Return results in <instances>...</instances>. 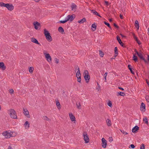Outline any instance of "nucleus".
Masks as SVG:
<instances>
[{
  "label": "nucleus",
  "mask_w": 149,
  "mask_h": 149,
  "mask_svg": "<svg viewBox=\"0 0 149 149\" xmlns=\"http://www.w3.org/2000/svg\"><path fill=\"white\" fill-rule=\"evenodd\" d=\"M44 33L47 40L49 42L51 41L52 40V37L49 31L46 29H45L44 30Z\"/></svg>",
  "instance_id": "nucleus-1"
},
{
  "label": "nucleus",
  "mask_w": 149,
  "mask_h": 149,
  "mask_svg": "<svg viewBox=\"0 0 149 149\" xmlns=\"http://www.w3.org/2000/svg\"><path fill=\"white\" fill-rule=\"evenodd\" d=\"M9 112V114L11 117L13 119H16L17 116L16 114V111L13 109H10L8 111Z\"/></svg>",
  "instance_id": "nucleus-2"
},
{
  "label": "nucleus",
  "mask_w": 149,
  "mask_h": 149,
  "mask_svg": "<svg viewBox=\"0 0 149 149\" xmlns=\"http://www.w3.org/2000/svg\"><path fill=\"white\" fill-rule=\"evenodd\" d=\"M84 79L86 81V82L87 83H88L90 79V77L88 72L87 70H84Z\"/></svg>",
  "instance_id": "nucleus-3"
},
{
  "label": "nucleus",
  "mask_w": 149,
  "mask_h": 149,
  "mask_svg": "<svg viewBox=\"0 0 149 149\" xmlns=\"http://www.w3.org/2000/svg\"><path fill=\"white\" fill-rule=\"evenodd\" d=\"M84 139L85 143H87L89 141V139L86 132H84L83 134Z\"/></svg>",
  "instance_id": "nucleus-4"
},
{
  "label": "nucleus",
  "mask_w": 149,
  "mask_h": 149,
  "mask_svg": "<svg viewBox=\"0 0 149 149\" xmlns=\"http://www.w3.org/2000/svg\"><path fill=\"white\" fill-rule=\"evenodd\" d=\"M6 7L7 9L10 11L13 10L14 8V7L13 5L10 3H7Z\"/></svg>",
  "instance_id": "nucleus-5"
},
{
  "label": "nucleus",
  "mask_w": 149,
  "mask_h": 149,
  "mask_svg": "<svg viewBox=\"0 0 149 149\" xmlns=\"http://www.w3.org/2000/svg\"><path fill=\"white\" fill-rule=\"evenodd\" d=\"M102 146L104 148H105L106 147L107 145V141L104 138H103L102 139Z\"/></svg>",
  "instance_id": "nucleus-6"
},
{
  "label": "nucleus",
  "mask_w": 149,
  "mask_h": 149,
  "mask_svg": "<svg viewBox=\"0 0 149 149\" xmlns=\"http://www.w3.org/2000/svg\"><path fill=\"white\" fill-rule=\"evenodd\" d=\"M23 113L24 115L27 118H29L30 117L29 114V113L26 108L23 109Z\"/></svg>",
  "instance_id": "nucleus-7"
},
{
  "label": "nucleus",
  "mask_w": 149,
  "mask_h": 149,
  "mask_svg": "<svg viewBox=\"0 0 149 149\" xmlns=\"http://www.w3.org/2000/svg\"><path fill=\"white\" fill-rule=\"evenodd\" d=\"M33 25L35 28L36 30H38L39 29V27L40 26V24L37 22H34L33 23Z\"/></svg>",
  "instance_id": "nucleus-8"
},
{
  "label": "nucleus",
  "mask_w": 149,
  "mask_h": 149,
  "mask_svg": "<svg viewBox=\"0 0 149 149\" xmlns=\"http://www.w3.org/2000/svg\"><path fill=\"white\" fill-rule=\"evenodd\" d=\"M137 55L141 60H142L144 61L145 63H148L147 60L143 57L141 53H140Z\"/></svg>",
  "instance_id": "nucleus-9"
},
{
  "label": "nucleus",
  "mask_w": 149,
  "mask_h": 149,
  "mask_svg": "<svg viewBox=\"0 0 149 149\" xmlns=\"http://www.w3.org/2000/svg\"><path fill=\"white\" fill-rule=\"evenodd\" d=\"M145 105L143 102H142L141 104L140 109L141 111L144 112L145 111Z\"/></svg>",
  "instance_id": "nucleus-10"
},
{
  "label": "nucleus",
  "mask_w": 149,
  "mask_h": 149,
  "mask_svg": "<svg viewBox=\"0 0 149 149\" xmlns=\"http://www.w3.org/2000/svg\"><path fill=\"white\" fill-rule=\"evenodd\" d=\"M45 58L46 60L49 62H51L52 61V58L49 54H46L45 55Z\"/></svg>",
  "instance_id": "nucleus-11"
},
{
  "label": "nucleus",
  "mask_w": 149,
  "mask_h": 149,
  "mask_svg": "<svg viewBox=\"0 0 149 149\" xmlns=\"http://www.w3.org/2000/svg\"><path fill=\"white\" fill-rule=\"evenodd\" d=\"M71 7L72 9V10L74 11L75 12L76 11L77 9V6L74 3H72Z\"/></svg>",
  "instance_id": "nucleus-12"
},
{
  "label": "nucleus",
  "mask_w": 149,
  "mask_h": 149,
  "mask_svg": "<svg viewBox=\"0 0 149 149\" xmlns=\"http://www.w3.org/2000/svg\"><path fill=\"white\" fill-rule=\"evenodd\" d=\"M68 19H70L69 20L72 21L74 19L75 16L74 14H73L72 15H68Z\"/></svg>",
  "instance_id": "nucleus-13"
},
{
  "label": "nucleus",
  "mask_w": 149,
  "mask_h": 149,
  "mask_svg": "<svg viewBox=\"0 0 149 149\" xmlns=\"http://www.w3.org/2000/svg\"><path fill=\"white\" fill-rule=\"evenodd\" d=\"M31 40L32 42L34 43L40 45L37 40L34 38H31Z\"/></svg>",
  "instance_id": "nucleus-14"
},
{
  "label": "nucleus",
  "mask_w": 149,
  "mask_h": 149,
  "mask_svg": "<svg viewBox=\"0 0 149 149\" xmlns=\"http://www.w3.org/2000/svg\"><path fill=\"white\" fill-rule=\"evenodd\" d=\"M120 45L123 47H124V44L123 42L121 41L119 37L117 36L116 37Z\"/></svg>",
  "instance_id": "nucleus-15"
},
{
  "label": "nucleus",
  "mask_w": 149,
  "mask_h": 149,
  "mask_svg": "<svg viewBox=\"0 0 149 149\" xmlns=\"http://www.w3.org/2000/svg\"><path fill=\"white\" fill-rule=\"evenodd\" d=\"M70 118L72 121H75V117L72 113H70L69 114Z\"/></svg>",
  "instance_id": "nucleus-16"
},
{
  "label": "nucleus",
  "mask_w": 149,
  "mask_h": 149,
  "mask_svg": "<svg viewBox=\"0 0 149 149\" xmlns=\"http://www.w3.org/2000/svg\"><path fill=\"white\" fill-rule=\"evenodd\" d=\"M139 130V127L137 126H136L133 128L132 131L133 132L135 133Z\"/></svg>",
  "instance_id": "nucleus-17"
},
{
  "label": "nucleus",
  "mask_w": 149,
  "mask_h": 149,
  "mask_svg": "<svg viewBox=\"0 0 149 149\" xmlns=\"http://www.w3.org/2000/svg\"><path fill=\"white\" fill-rule=\"evenodd\" d=\"M0 68L4 70L6 69V67L5 66L4 63L3 62H0Z\"/></svg>",
  "instance_id": "nucleus-18"
},
{
  "label": "nucleus",
  "mask_w": 149,
  "mask_h": 149,
  "mask_svg": "<svg viewBox=\"0 0 149 149\" xmlns=\"http://www.w3.org/2000/svg\"><path fill=\"white\" fill-rule=\"evenodd\" d=\"M58 30L59 32L61 33L62 34H64L65 33L64 30L61 26L58 27Z\"/></svg>",
  "instance_id": "nucleus-19"
},
{
  "label": "nucleus",
  "mask_w": 149,
  "mask_h": 149,
  "mask_svg": "<svg viewBox=\"0 0 149 149\" xmlns=\"http://www.w3.org/2000/svg\"><path fill=\"white\" fill-rule=\"evenodd\" d=\"M91 12L94 15H97L99 17H101V16L95 10H91Z\"/></svg>",
  "instance_id": "nucleus-20"
},
{
  "label": "nucleus",
  "mask_w": 149,
  "mask_h": 149,
  "mask_svg": "<svg viewBox=\"0 0 149 149\" xmlns=\"http://www.w3.org/2000/svg\"><path fill=\"white\" fill-rule=\"evenodd\" d=\"M128 67L129 69L130 70V72H131V73L133 74H134V71H133V70H132V67L131 65H129L128 66Z\"/></svg>",
  "instance_id": "nucleus-21"
},
{
  "label": "nucleus",
  "mask_w": 149,
  "mask_h": 149,
  "mask_svg": "<svg viewBox=\"0 0 149 149\" xmlns=\"http://www.w3.org/2000/svg\"><path fill=\"white\" fill-rule=\"evenodd\" d=\"M118 94L117 95V96L120 95L121 96H124L125 95V93L122 92H119L117 93Z\"/></svg>",
  "instance_id": "nucleus-22"
},
{
  "label": "nucleus",
  "mask_w": 149,
  "mask_h": 149,
  "mask_svg": "<svg viewBox=\"0 0 149 149\" xmlns=\"http://www.w3.org/2000/svg\"><path fill=\"white\" fill-rule=\"evenodd\" d=\"M24 126L26 128H28L29 127V123L28 121L25 122L24 124Z\"/></svg>",
  "instance_id": "nucleus-23"
},
{
  "label": "nucleus",
  "mask_w": 149,
  "mask_h": 149,
  "mask_svg": "<svg viewBox=\"0 0 149 149\" xmlns=\"http://www.w3.org/2000/svg\"><path fill=\"white\" fill-rule=\"evenodd\" d=\"M85 22H86V19L85 18H84L78 21V22L81 24Z\"/></svg>",
  "instance_id": "nucleus-24"
},
{
  "label": "nucleus",
  "mask_w": 149,
  "mask_h": 149,
  "mask_svg": "<svg viewBox=\"0 0 149 149\" xmlns=\"http://www.w3.org/2000/svg\"><path fill=\"white\" fill-rule=\"evenodd\" d=\"M107 124L108 126H111V121L109 119H107L106 120Z\"/></svg>",
  "instance_id": "nucleus-25"
},
{
  "label": "nucleus",
  "mask_w": 149,
  "mask_h": 149,
  "mask_svg": "<svg viewBox=\"0 0 149 149\" xmlns=\"http://www.w3.org/2000/svg\"><path fill=\"white\" fill-rule=\"evenodd\" d=\"M135 26L136 27L137 29L138 30L139 29V22L137 20H136L135 21Z\"/></svg>",
  "instance_id": "nucleus-26"
},
{
  "label": "nucleus",
  "mask_w": 149,
  "mask_h": 149,
  "mask_svg": "<svg viewBox=\"0 0 149 149\" xmlns=\"http://www.w3.org/2000/svg\"><path fill=\"white\" fill-rule=\"evenodd\" d=\"M76 105L77 106V108L78 109H81V106L80 104V102H77L76 103Z\"/></svg>",
  "instance_id": "nucleus-27"
},
{
  "label": "nucleus",
  "mask_w": 149,
  "mask_h": 149,
  "mask_svg": "<svg viewBox=\"0 0 149 149\" xmlns=\"http://www.w3.org/2000/svg\"><path fill=\"white\" fill-rule=\"evenodd\" d=\"M114 51H115V53L116 54L115 55V57H116L117 55L118 54V49L117 47H115L114 48Z\"/></svg>",
  "instance_id": "nucleus-28"
},
{
  "label": "nucleus",
  "mask_w": 149,
  "mask_h": 149,
  "mask_svg": "<svg viewBox=\"0 0 149 149\" xmlns=\"http://www.w3.org/2000/svg\"><path fill=\"white\" fill-rule=\"evenodd\" d=\"M56 106H57V108L58 109H60L61 108V106L60 103L58 101H57L56 102Z\"/></svg>",
  "instance_id": "nucleus-29"
},
{
  "label": "nucleus",
  "mask_w": 149,
  "mask_h": 149,
  "mask_svg": "<svg viewBox=\"0 0 149 149\" xmlns=\"http://www.w3.org/2000/svg\"><path fill=\"white\" fill-rule=\"evenodd\" d=\"M133 60L136 62L138 61L137 57L135 54L133 55Z\"/></svg>",
  "instance_id": "nucleus-30"
},
{
  "label": "nucleus",
  "mask_w": 149,
  "mask_h": 149,
  "mask_svg": "<svg viewBox=\"0 0 149 149\" xmlns=\"http://www.w3.org/2000/svg\"><path fill=\"white\" fill-rule=\"evenodd\" d=\"M96 26H97L95 24V23H94L92 24V25L91 26V29H92V28H94L95 29L94 30H93V29H92V30H93V31H95V30L96 29Z\"/></svg>",
  "instance_id": "nucleus-31"
},
{
  "label": "nucleus",
  "mask_w": 149,
  "mask_h": 149,
  "mask_svg": "<svg viewBox=\"0 0 149 149\" xmlns=\"http://www.w3.org/2000/svg\"><path fill=\"white\" fill-rule=\"evenodd\" d=\"M74 68L75 69V71L76 72V70H78V71H80V69L79 66L77 65H75L74 66Z\"/></svg>",
  "instance_id": "nucleus-32"
},
{
  "label": "nucleus",
  "mask_w": 149,
  "mask_h": 149,
  "mask_svg": "<svg viewBox=\"0 0 149 149\" xmlns=\"http://www.w3.org/2000/svg\"><path fill=\"white\" fill-rule=\"evenodd\" d=\"M7 3H5L3 2H0V6L1 7H6V6Z\"/></svg>",
  "instance_id": "nucleus-33"
},
{
  "label": "nucleus",
  "mask_w": 149,
  "mask_h": 149,
  "mask_svg": "<svg viewBox=\"0 0 149 149\" xmlns=\"http://www.w3.org/2000/svg\"><path fill=\"white\" fill-rule=\"evenodd\" d=\"M76 77H81L80 71H77L76 74Z\"/></svg>",
  "instance_id": "nucleus-34"
},
{
  "label": "nucleus",
  "mask_w": 149,
  "mask_h": 149,
  "mask_svg": "<svg viewBox=\"0 0 149 149\" xmlns=\"http://www.w3.org/2000/svg\"><path fill=\"white\" fill-rule=\"evenodd\" d=\"M34 70L33 68L32 67H30L29 69V71L30 73H32Z\"/></svg>",
  "instance_id": "nucleus-35"
},
{
  "label": "nucleus",
  "mask_w": 149,
  "mask_h": 149,
  "mask_svg": "<svg viewBox=\"0 0 149 149\" xmlns=\"http://www.w3.org/2000/svg\"><path fill=\"white\" fill-rule=\"evenodd\" d=\"M143 120L146 124H148V119L146 117H145L143 118Z\"/></svg>",
  "instance_id": "nucleus-36"
},
{
  "label": "nucleus",
  "mask_w": 149,
  "mask_h": 149,
  "mask_svg": "<svg viewBox=\"0 0 149 149\" xmlns=\"http://www.w3.org/2000/svg\"><path fill=\"white\" fill-rule=\"evenodd\" d=\"M99 54L100 55V56L101 57H102L104 55V54L103 52H102L100 50L99 51Z\"/></svg>",
  "instance_id": "nucleus-37"
},
{
  "label": "nucleus",
  "mask_w": 149,
  "mask_h": 149,
  "mask_svg": "<svg viewBox=\"0 0 149 149\" xmlns=\"http://www.w3.org/2000/svg\"><path fill=\"white\" fill-rule=\"evenodd\" d=\"M43 119L44 120H45L47 121L50 120V119H49L47 116H43Z\"/></svg>",
  "instance_id": "nucleus-38"
},
{
  "label": "nucleus",
  "mask_w": 149,
  "mask_h": 149,
  "mask_svg": "<svg viewBox=\"0 0 149 149\" xmlns=\"http://www.w3.org/2000/svg\"><path fill=\"white\" fill-rule=\"evenodd\" d=\"M145 145L143 143L142 144L140 147V149H145Z\"/></svg>",
  "instance_id": "nucleus-39"
},
{
  "label": "nucleus",
  "mask_w": 149,
  "mask_h": 149,
  "mask_svg": "<svg viewBox=\"0 0 149 149\" xmlns=\"http://www.w3.org/2000/svg\"><path fill=\"white\" fill-rule=\"evenodd\" d=\"M107 72H106L104 74V78L105 79V81H106V80H107L106 77H107Z\"/></svg>",
  "instance_id": "nucleus-40"
},
{
  "label": "nucleus",
  "mask_w": 149,
  "mask_h": 149,
  "mask_svg": "<svg viewBox=\"0 0 149 149\" xmlns=\"http://www.w3.org/2000/svg\"><path fill=\"white\" fill-rule=\"evenodd\" d=\"M10 93L11 94H13L14 93V91L12 89H10L9 90Z\"/></svg>",
  "instance_id": "nucleus-41"
},
{
  "label": "nucleus",
  "mask_w": 149,
  "mask_h": 149,
  "mask_svg": "<svg viewBox=\"0 0 149 149\" xmlns=\"http://www.w3.org/2000/svg\"><path fill=\"white\" fill-rule=\"evenodd\" d=\"M107 105L110 107H111L112 106V104L111 102L109 101L107 103Z\"/></svg>",
  "instance_id": "nucleus-42"
},
{
  "label": "nucleus",
  "mask_w": 149,
  "mask_h": 149,
  "mask_svg": "<svg viewBox=\"0 0 149 149\" xmlns=\"http://www.w3.org/2000/svg\"><path fill=\"white\" fill-rule=\"evenodd\" d=\"M132 35H133V36L134 38V39L136 41V40H137V39H138L136 37V36H135L134 33H132Z\"/></svg>",
  "instance_id": "nucleus-43"
},
{
  "label": "nucleus",
  "mask_w": 149,
  "mask_h": 149,
  "mask_svg": "<svg viewBox=\"0 0 149 149\" xmlns=\"http://www.w3.org/2000/svg\"><path fill=\"white\" fill-rule=\"evenodd\" d=\"M66 20H64L63 21H62V20L59 21L58 22L59 23H60L64 24V23H66Z\"/></svg>",
  "instance_id": "nucleus-44"
},
{
  "label": "nucleus",
  "mask_w": 149,
  "mask_h": 149,
  "mask_svg": "<svg viewBox=\"0 0 149 149\" xmlns=\"http://www.w3.org/2000/svg\"><path fill=\"white\" fill-rule=\"evenodd\" d=\"M121 132L123 134H124L125 135H126V134H128V133L127 132H126L124 131V130H121Z\"/></svg>",
  "instance_id": "nucleus-45"
},
{
  "label": "nucleus",
  "mask_w": 149,
  "mask_h": 149,
  "mask_svg": "<svg viewBox=\"0 0 149 149\" xmlns=\"http://www.w3.org/2000/svg\"><path fill=\"white\" fill-rule=\"evenodd\" d=\"M54 61L56 63L58 64L59 62V59L57 58H55L54 59Z\"/></svg>",
  "instance_id": "nucleus-46"
},
{
  "label": "nucleus",
  "mask_w": 149,
  "mask_h": 149,
  "mask_svg": "<svg viewBox=\"0 0 149 149\" xmlns=\"http://www.w3.org/2000/svg\"><path fill=\"white\" fill-rule=\"evenodd\" d=\"M97 84L98 86V87L96 88V89L98 91H99V90L100 89V86L97 82Z\"/></svg>",
  "instance_id": "nucleus-47"
},
{
  "label": "nucleus",
  "mask_w": 149,
  "mask_h": 149,
  "mask_svg": "<svg viewBox=\"0 0 149 149\" xmlns=\"http://www.w3.org/2000/svg\"><path fill=\"white\" fill-rule=\"evenodd\" d=\"M77 81L79 83H80L81 81V77H77Z\"/></svg>",
  "instance_id": "nucleus-48"
},
{
  "label": "nucleus",
  "mask_w": 149,
  "mask_h": 149,
  "mask_svg": "<svg viewBox=\"0 0 149 149\" xmlns=\"http://www.w3.org/2000/svg\"><path fill=\"white\" fill-rule=\"evenodd\" d=\"M130 146L131 148H132V149H134V148H135V146H134V144H132L131 145H130V146H129V148H130Z\"/></svg>",
  "instance_id": "nucleus-49"
},
{
  "label": "nucleus",
  "mask_w": 149,
  "mask_h": 149,
  "mask_svg": "<svg viewBox=\"0 0 149 149\" xmlns=\"http://www.w3.org/2000/svg\"><path fill=\"white\" fill-rule=\"evenodd\" d=\"M113 140L112 138L111 137H109V142H111Z\"/></svg>",
  "instance_id": "nucleus-50"
},
{
  "label": "nucleus",
  "mask_w": 149,
  "mask_h": 149,
  "mask_svg": "<svg viewBox=\"0 0 149 149\" xmlns=\"http://www.w3.org/2000/svg\"><path fill=\"white\" fill-rule=\"evenodd\" d=\"M3 134L4 136H6L7 135L8 136V133L7 132H3L2 133Z\"/></svg>",
  "instance_id": "nucleus-51"
},
{
  "label": "nucleus",
  "mask_w": 149,
  "mask_h": 149,
  "mask_svg": "<svg viewBox=\"0 0 149 149\" xmlns=\"http://www.w3.org/2000/svg\"><path fill=\"white\" fill-rule=\"evenodd\" d=\"M136 41L138 43V44L139 45H140L141 44V42H140V41L138 39H137V40H136Z\"/></svg>",
  "instance_id": "nucleus-52"
},
{
  "label": "nucleus",
  "mask_w": 149,
  "mask_h": 149,
  "mask_svg": "<svg viewBox=\"0 0 149 149\" xmlns=\"http://www.w3.org/2000/svg\"><path fill=\"white\" fill-rule=\"evenodd\" d=\"M104 23L106 25H107L108 26H109V25H110V24L109 23H107L105 21L104 22Z\"/></svg>",
  "instance_id": "nucleus-53"
},
{
  "label": "nucleus",
  "mask_w": 149,
  "mask_h": 149,
  "mask_svg": "<svg viewBox=\"0 0 149 149\" xmlns=\"http://www.w3.org/2000/svg\"><path fill=\"white\" fill-rule=\"evenodd\" d=\"M113 26L117 29H118L119 28V27L116 23L113 24Z\"/></svg>",
  "instance_id": "nucleus-54"
},
{
  "label": "nucleus",
  "mask_w": 149,
  "mask_h": 149,
  "mask_svg": "<svg viewBox=\"0 0 149 149\" xmlns=\"http://www.w3.org/2000/svg\"><path fill=\"white\" fill-rule=\"evenodd\" d=\"M104 2H105V4L107 6H108L109 5V2L107 1H104Z\"/></svg>",
  "instance_id": "nucleus-55"
},
{
  "label": "nucleus",
  "mask_w": 149,
  "mask_h": 149,
  "mask_svg": "<svg viewBox=\"0 0 149 149\" xmlns=\"http://www.w3.org/2000/svg\"><path fill=\"white\" fill-rule=\"evenodd\" d=\"M68 16H67V17H65V20H66V22H67L70 19H68Z\"/></svg>",
  "instance_id": "nucleus-56"
},
{
  "label": "nucleus",
  "mask_w": 149,
  "mask_h": 149,
  "mask_svg": "<svg viewBox=\"0 0 149 149\" xmlns=\"http://www.w3.org/2000/svg\"><path fill=\"white\" fill-rule=\"evenodd\" d=\"M135 52L136 53V54L138 55L140 53H139L136 49H135Z\"/></svg>",
  "instance_id": "nucleus-57"
},
{
  "label": "nucleus",
  "mask_w": 149,
  "mask_h": 149,
  "mask_svg": "<svg viewBox=\"0 0 149 149\" xmlns=\"http://www.w3.org/2000/svg\"><path fill=\"white\" fill-rule=\"evenodd\" d=\"M149 97L148 96H146V100L148 101V100H148V98Z\"/></svg>",
  "instance_id": "nucleus-58"
},
{
  "label": "nucleus",
  "mask_w": 149,
  "mask_h": 149,
  "mask_svg": "<svg viewBox=\"0 0 149 149\" xmlns=\"http://www.w3.org/2000/svg\"><path fill=\"white\" fill-rule=\"evenodd\" d=\"M118 88L122 91H123L124 90V89L122 87H118Z\"/></svg>",
  "instance_id": "nucleus-59"
},
{
  "label": "nucleus",
  "mask_w": 149,
  "mask_h": 149,
  "mask_svg": "<svg viewBox=\"0 0 149 149\" xmlns=\"http://www.w3.org/2000/svg\"><path fill=\"white\" fill-rule=\"evenodd\" d=\"M7 149H13V148L10 146H9Z\"/></svg>",
  "instance_id": "nucleus-60"
},
{
  "label": "nucleus",
  "mask_w": 149,
  "mask_h": 149,
  "mask_svg": "<svg viewBox=\"0 0 149 149\" xmlns=\"http://www.w3.org/2000/svg\"><path fill=\"white\" fill-rule=\"evenodd\" d=\"M47 52L46 51H44L43 52V54L44 55H45L46 54H47L46 53Z\"/></svg>",
  "instance_id": "nucleus-61"
},
{
  "label": "nucleus",
  "mask_w": 149,
  "mask_h": 149,
  "mask_svg": "<svg viewBox=\"0 0 149 149\" xmlns=\"http://www.w3.org/2000/svg\"><path fill=\"white\" fill-rule=\"evenodd\" d=\"M120 18L121 19H123V16L121 15L120 14Z\"/></svg>",
  "instance_id": "nucleus-62"
},
{
  "label": "nucleus",
  "mask_w": 149,
  "mask_h": 149,
  "mask_svg": "<svg viewBox=\"0 0 149 149\" xmlns=\"http://www.w3.org/2000/svg\"><path fill=\"white\" fill-rule=\"evenodd\" d=\"M120 35L121 36L123 37H125V36L124 35H123L122 34H120Z\"/></svg>",
  "instance_id": "nucleus-63"
},
{
  "label": "nucleus",
  "mask_w": 149,
  "mask_h": 149,
  "mask_svg": "<svg viewBox=\"0 0 149 149\" xmlns=\"http://www.w3.org/2000/svg\"><path fill=\"white\" fill-rule=\"evenodd\" d=\"M147 60L149 62V55H148Z\"/></svg>",
  "instance_id": "nucleus-64"
}]
</instances>
